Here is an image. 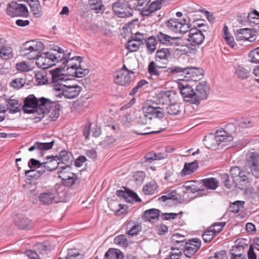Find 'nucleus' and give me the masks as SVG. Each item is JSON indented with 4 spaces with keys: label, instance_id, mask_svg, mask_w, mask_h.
<instances>
[{
    "label": "nucleus",
    "instance_id": "f257e3e1",
    "mask_svg": "<svg viewBox=\"0 0 259 259\" xmlns=\"http://www.w3.org/2000/svg\"><path fill=\"white\" fill-rule=\"evenodd\" d=\"M50 72L52 75L53 88L56 92V96L61 97L62 95L67 99H72L78 96L81 87L77 84H70L68 76L61 73L59 69L51 70Z\"/></svg>",
    "mask_w": 259,
    "mask_h": 259
},
{
    "label": "nucleus",
    "instance_id": "f03ea898",
    "mask_svg": "<svg viewBox=\"0 0 259 259\" xmlns=\"http://www.w3.org/2000/svg\"><path fill=\"white\" fill-rule=\"evenodd\" d=\"M143 114L146 118L149 120L153 118H162L164 116V112L169 115H175L180 114V107L179 104L171 103L165 109L159 106L149 105L143 108Z\"/></svg>",
    "mask_w": 259,
    "mask_h": 259
},
{
    "label": "nucleus",
    "instance_id": "7ed1b4c3",
    "mask_svg": "<svg viewBox=\"0 0 259 259\" xmlns=\"http://www.w3.org/2000/svg\"><path fill=\"white\" fill-rule=\"evenodd\" d=\"M55 103L49 99L41 97L37 99L33 95H30L26 98L23 105V110L25 113H33L36 112L37 108L43 111V113L48 112L50 108Z\"/></svg>",
    "mask_w": 259,
    "mask_h": 259
},
{
    "label": "nucleus",
    "instance_id": "20e7f679",
    "mask_svg": "<svg viewBox=\"0 0 259 259\" xmlns=\"http://www.w3.org/2000/svg\"><path fill=\"white\" fill-rule=\"evenodd\" d=\"M58 51L62 53V57L59 59V62L62 63L61 66L58 68L60 69H64L66 68V71L69 74V71L74 70L77 66H80L82 61V58L80 57L72 56L70 52L68 50L64 51L61 48H58Z\"/></svg>",
    "mask_w": 259,
    "mask_h": 259
},
{
    "label": "nucleus",
    "instance_id": "39448f33",
    "mask_svg": "<svg viewBox=\"0 0 259 259\" xmlns=\"http://www.w3.org/2000/svg\"><path fill=\"white\" fill-rule=\"evenodd\" d=\"M59 47H56L54 49L55 53L50 52L39 54L36 58V64L39 68L47 69L55 65L56 63L59 62L60 59L63 56L61 52L58 51Z\"/></svg>",
    "mask_w": 259,
    "mask_h": 259
},
{
    "label": "nucleus",
    "instance_id": "423d86ee",
    "mask_svg": "<svg viewBox=\"0 0 259 259\" xmlns=\"http://www.w3.org/2000/svg\"><path fill=\"white\" fill-rule=\"evenodd\" d=\"M44 48V45L41 42L31 40L23 45L21 53L29 60L35 59Z\"/></svg>",
    "mask_w": 259,
    "mask_h": 259
},
{
    "label": "nucleus",
    "instance_id": "0eeeda50",
    "mask_svg": "<svg viewBox=\"0 0 259 259\" xmlns=\"http://www.w3.org/2000/svg\"><path fill=\"white\" fill-rule=\"evenodd\" d=\"M6 13L11 17H27L29 12L25 5L12 2L7 5Z\"/></svg>",
    "mask_w": 259,
    "mask_h": 259
},
{
    "label": "nucleus",
    "instance_id": "6e6552de",
    "mask_svg": "<svg viewBox=\"0 0 259 259\" xmlns=\"http://www.w3.org/2000/svg\"><path fill=\"white\" fill-rule=\"evenodd\" d=\"M115 13L119 17L124 18L132 15V10L129 7L127 2L125 0H118L112 5Z\"/></svg>",
    "mask_w": 259,
    "mask_h": 259
},
{
    "label": "nucleus",
    "instance_id": "1a4fd4ad",
    "mask_svg": "<svg viewBox=\"0 0 259 259\" xmlns=\"http://www.w3.org/2000/svg\"><path fill=\"white\" fill-rule=\"evenodd\" d=\"M134 72L130 70L120 69L115 72L114 74V82L120 85H127L131 81L130 74Z\"/></svg>",
    "mask_w": 259,
    "mask_h": 259
},
{
    "label": "nucleus",
    "instance_id": "9d476101",
    "mask_svg": "<svg viewBox=\"0 0 259 259\" xmlns=\"http://www.w3.org/2000/svg\"><path fill=\"white\" fill-rule=\"evenodd\" d=\"M209 91L207 84L205 82L199 83L194 91V104H199L200 100L207 98Z\"/></svg>",
    "mask_w": 259,
    "mask_h": 259
},
{
    "label": "nucleus",
    "instance_id": "9b49d317",
    "mask_svg": "<svg viewBox=\"0 0 259 259\" xmlns=\"http://www.w3.org/2000/svg\"><path fill=\"white\" fill-rule=\"evenodd\" d=\"M178 89L183 98L184 100L187 102L194 104V91L192 87L187 84L184 83L182 82H180L178 83Z\"/></svg>",
    "mask_w": 259,
    "mask_h": 259
},
{
    "label": "nucleus",
    "instance_id": "f8f14e48",
    "mask_svg": "<svg viewBox=\"0 0 259 259\" xmlns=\"http://www.w3.org/2000/svg\"><path fill=\"white\" fill-rule=\"evenodd\" d=\"M186 80L197 81L203 77V71L202 69L196 67H187L184 69Z\"/></svg>",
    "mask_w": 259,
    "mask_h": 259
},
{
    "label": "nucleus",
    "instance_id": "ddd939ff",
    "mask_svg": "<svg viewBox=\"0 0 259 259\" xmlns=\"http://www.w3.org/2000/svg\"><path fill=\"white\" fill-rule=\"evenodd\" d=\"M252 176L250 170L247 167L245 170H242L238 179H236L237 185L242 189H245L248 186L252 181L250 176Z\"/></svg>",
    "mask_w": 259,
    "mask_h": 259
},
{
    "label": "nucleus",
    "instance_id": "4468645a",
    "mask_svg": "<svg viewBox=\"0 0 259 259\" xmlns=\"http://www.w3.org/2000/svg\"><path fill=\"white\" fill-rule=\"evenodd\" d=\"M157 38L159 42L166 46H178L181 45V38L179 37H172L164 33H158Z\"/></svg>",
    "mask_w": 259,
    "mask_h": 259
},
{
    "label": "nucleus",
    "instance_id": "2eb2a0df",
    "mask_svg": "<svg viewBox=\"0 0 259 259\" xmlns=\"http://www.w3.org/2000/svg\"><path fill=\"white\" fill-rule=\"evenodd\" d=\"M204 35L201 30L192 28L189 30L188 40L192 46L199 45L204 39Z\"/></svg>",
    "mask_w": 259,
    "mask_h": 259
},
{
    "label": "nucleus",
    "instance_id": "dca6fc26",
    "mask_svg": "<svg viewBox=\"0 0 259 259\" xmlns=\"http://www.w3.org/2000/svg\"><path fill=\"white\" fill-rule=\"evenodd\" d=\"M201 246V241L198 239L190 240L186 243L184 249V253L186 256L191 257L194 255Z\"/></svg>",
    "mask_w": 259,
    "mask_h": 259
},
{
    "label": "nucleus",
    "instance_id": "f3484780",
    "mask_svg": "<svg viewBox=\"0 0 259 259\" xmlns=\"http://www.w3.org/2000/svg\"><path fill=\"white\" fill-rule=\"evenodd\" d=\"M158 100L163 104L176 102L178 96L171 91H161L157 95Z\"/></svg>",
    "mask_w": 259,
    "mask_h": 259
},
{
    "label": "nucleus",
    "instance_id": "a211bd4d",
    "mask_svg": "<svg viewBox=\"0 0 259 259\" xmlns=\"http://www.w3.org/2000/svg\"><path fill=\"white\" fill-rule=\"evenodd\" d=\"M259 155L256 152H250L247 154V165L248 168L253 176V170H257L259 168Z\"/></svg>",
    "mask_w": 259,
    "mask_h": 259
},
{
    "label": "nucleus",
    "instance_id": "6ab92c4d",
    "mask_svg": "<svg viewBox=\"0 0 259 259\" xmlns=\"http://www.w3.org/2000/svg\"><path fill=\"white\" fill-rule=\"evenodd\" d=\"M212 143L219 145L221 143H226L233 140L232 136L229 135L225 131L217 132L216 135L209 139Z\"/></svg>",
    "mask_w": 259,
    "mask_h": 259
},
{
    "label": "nucleus",
    "instance_id": "aec40b11",
    "mask_svg": "<svg viewBox=\"0 0 259 259\" xmlns=\"http://www.w3.org/2000/svg\"><path fill=\"white\" fill-rule=\"evenodd\" d=\"M7 108L4 106L0 107V113H5L7 110V108L9 109V111L11 113L18 112L20 110V107L21 103L18 100L11 98L7 100Z\"/></svg>",
    "mask_w": 259,
    "mask_h": 259
},
{
    "label": "nucleus",
    "instance_id": "412c9836",
    "mask_svg": "<svg viewBox=\"0 0 259 259\" xmlns=\"http://www.w3.org/2000/svg\"><path fill=\"white\" fill-rule=\"evenodd\" d=\"M116 194L123 197L125 200L128 202H133V201L140 202L141 199L137 194L131 190H117Z\"/></svg>",
    "mask_w": 259,
    "mask_h": 259
},
{
    "label": "nucleus",
    "instance_id": "4be33fe9",
    "mask_svg": "<svg viewBox=\"0 0 259 259\" xmlns=\"http://www.w3.org/2000/svg\"><path fill=\"white\" fill-rule=\"evenodd\" d=\"M38 199L40 203L42 205H47L57 202L55 194L49 191L40 193Z\"/></svg>",
    "mask_w": 259,
    "mask_h": 259
},
{
    "label": "nucleus",
    "instance_id": "5701e85b",
    "mask_svg": "<svg viewBox=\"0 0 259 259\" xmlns=\"http://www.w3.org/2000/svg\"><path fill=\"white\" fill-rule=\"evenodd\" d=\"M141 230V224L136 221H130L126 225V232L131 236L137 235Z\"/></svg>",
    "mask_w": 259,
    "mask_h": 259
},
{
    "label": "nucleus",
    "instance_id": "b1692460",
    "mask_svg": "<svg viewBox=\"0 0 259 259\" xmlns=\"http://www.w3.org/2000/svg\"><path fill=\"white\" fill-rule=\"evenodd\" d=\"M148 72L151 75V78L155 80H162L164 73L159 70L154 62H151L148 65Z\"/></svg>",
    "mask_w": 259,
    "mask_h": 259
},
{
    "label": "nucleus",
    "instance_id": "393cba45",
    "mask_svg": "<svg viewBox=\"0 0 259 259\" xmlns=\"http://www.w3.org/2000/svg\"><path fill=\"white\" fill-rule=\"evenodd\" d=\"M159 210L155 208L146 210L143 215V218L146 221L153 222L158 219L159 216Z\"/></svg>",
    "mask_w": 259,
    "mask_h": 259
},
{
    "label": "nucleus",
    "instance_id": "a878e982",
    "mask_svg": "<svg viewBox=\"0 0 259 259\" xmlns=\"http://www.w3.org/2000/svg\"><path fill=\"white\" fill-rule=\"evenodd\" d=\"M162 4L159 0H156L148 6L147 8L142 10L141 13L143 16H149L151 13L160 9Z\"/></svg>",
    "mask_w": 259,
    "mask_h": 259
},
{
    "label": "nucleus",
    "instance_id": "bb28decb",
    "mask_svg": "<svg viewBox=\"0 0 259 259\" xmlns=\"http://www.w3.org/2000/svg\"><path fill=\"white\" fill-rule=\"evenodd\" d=\"M16 225L21 229H31L33 228L32 222L26 217L21 216L15 221Z\"/></svg>",
    "mask_w": 259,
    "mask_h": 259
},
{
    "label": "nucleus",
    "instance_id": "cd10ccee",
    "mask_svg": "<svg viewBox=\"0 0 259 259\" xmlns=\"http://www.w3.org/2000/svg\"><path fill=\"white\" fill-rule=\"evenodd\" d=\"M198 167L197 160L190 163H185L184 168L181 171V174L183 176L190 175L194 172L197 169Z\"/></svg>",
    "mask_w": 259,
    "mask_h": 259
},
{
    "label": "nucleus",
    "instance_id": "c85d7f7f",
    "mask_svg": "<svg viewBox=\"0 0 259 259\" xmlns=\"http://www.w3.org/2000/svg\"><path fill=\"white\" fill-rule=\"evenodd\" d=\"M251 29L242 28L237 30L236 34V38L238 40H250L251 37Z\"/></svg>",
    "mask_w": 259,
    "mask_h": 259
},
{
    "label": "nucleus",
    "instance_id": "c756f323",
    "mask_svg": "<svg viewBox=\"0 0 259 259\" xmlns=\"http://www.w3.org/2000/svg\"><path fill=\"white\" fill-rule=\"evenodd\" d=\"M143 192L145 195H152L158 192V186L155 181H151L143 187Z\"/></svg>",
    "mask_w": 259,
    "mask_h": 259
},
{
    "label": "nucleus",
    "instance_id": "7c9ffc66",
    "mask_svg": "<svg viewBox=\"0 0 259 259\" xmlns=\"http://www.w3.org/2000/svg\"><path fill=\"white\" fill-rule=\"evenodd\" d=\"M201 182L207 189L210 190H215L219 186V181L214 178L204 179Z\"/></svg>",
    "mask_w": 259,
    "mask_h": 259
},
{
    "label": "nucleus",
    "instance_id": "2f4dec72",
    "mask_svg": "<svg viewBox=\"0 0 259 259\" xmlns=\"http://www.w3.org/2000/svg\"><path fill=\"white\" fill-rule=\"evenodd\" d=\"M181 21L177 19H170L165 22V25L170 31L178 33Z\"/></svg>",
    "mask_w": 259,
    "mask_h": 259
},
{
    "label": "nucleus",
    "instance_id": "473e14b6",
    "mask_svg": "<svg viewBox=\"0 0 259 259\" xmlns=\"http://www.w3.org/2000/svg\"><path fill=\"white\" fill-rule=\"evenodd\" d=\"M123 255L118 249L110 248L105 254V259H122Z\"/></svg>",
    "mask_w": 259,
    "mask_h": 259
},
{
    "label": "nucleus",
    "instance_id": "72a5a7b5",
    "mask_svg": "<svg viewBox=\"0 0 259 259\" xmlns=\"http://www.w3.org/2000/svg\"><path fill=\"white\" fill-rule=\"evenodd\" d=\"M77 182V176L73 173L69 174L67 178L61 181L63 185L67 187H71L75 185Z\"/></svg>",
    "mask_w": 259,
    "mask_h": 259
},
{
    "label": "nucleus",
    "instance_id": "f704fd0d",
    "mask_svg": "<svg viewBox=\"0 0 259 259\" xmlns=\"http://www.w3.org/2000/svg\"><path fill=\"white\" fill-rule=\"evenodd\" d=\"M28 165L30 168V170H26L25 174L26 176H30L29 174L31 172L35 171V170L38 169L39 167H41V165H42V163H41L38 160L31 158L29 161Z\"/></svg>",
    "mask_w": 259,
    "mask_h": 259
},
{
    "label": "nucleus",
    "instance_id": "c9c22d12",
    "mask_svg": "<svg viewBox=\"0 0 259 259\" xmlns=\"http://www.w3.org/2000/svg\"><path fill=\"white\" fill-rule=\"evenodd\" d=\"M54 165H50V163H44V162H42V165H41V167H39L38 169L37 170V175H30V177H40L41 175H42L45 171L47 169L48 170L51 171L54 170V167L56 166L57 163L56 161L54 162Z\"/></svg>",
    "mask_w": 259,
    "mask_h": 259
},
{
    "label": "nucleus",
    "instance_id": "e433bc0d",
    "mask_svg": "<svg viewBox=\"0 0 259 259\" xmlns=\"http://www.w3.org/2000/svg\"><path fill=\"white\" fill-rule=\"evenodd\" d=\"M13 57V50L11 47L6 46L0 49V57L5 60H8Z\"/></svg>",
    "mask_w": 259,
    "mask_h": 259
},
{
    "label": "nucleus",
    "instance_id": "4c0bfd02",
    "mask_svg": "<svg viewBox=\"0 0 259 259\" xmlns=\"http://www.w3.org/2000/svg\"><path fill=\"white\" fill-rule=\"evenodd\" d=\"M71 168L69 165H65L64 166H61L58 168L57 174L58 177L62 180L64 178H67L69 175V174L71 173Z\"/></svg>",
    "mask_w": 259,
    "mask_h": 259
},
{
    "label": "nucleus",
    "instance_id": "58836bf2",
    "mask_svg": "<svg viewBox=\"0 0 259 259\" xmlns=\"http://www.w3.org/2000/svg\"><path fill=\"white\" fill-rule=\"evenodd\" d=\"M164 158V156L161 153H155L153 152H150L147 153L143 159V162H152L154 160H160Z\"/></svg>",
    "mask_w": 259,
    "mask_h": 259
},
{
    "label": "nucleus",
    "instance_id": "ea45409f",
    "mask_svg": "<svg viewBox=\"0 0 259 259\" xmlns=\"http://www.w3.org/2000/svg\"><path fill=\"white\" fill-rule=\"evenodd\" d=\"M33 14L36 17H39L41 15V7L39 1H33L28 4Z\"/></svg>",
    "mask_w": 259,
    "mask_h": 259
},
{
    "label": "nucleus",
    "instance_id": "a19ab883",
    "mask_svg": "<svg viewBox=\"0 0 259 259\" xmlns=\"http://www.w3.org/2000/svg\"><path fill=\"white\" fill-rule=\"evenodd\" d=\"M90 6L91 10L96 13H100L103 11L104 5L101 0H90Z\"/></svg>",
    "mask_w": 259,
    "mask_h": 259
},
{
    "label": "nucleus",
    "instance_id": "79ce46f5",
    "mask_svg": "<svg viewBox=\"0 0 259 259\" xmlns=\"http://www.w3.org/2000/svg\"><path fill=\"white\" fill-rule=\"evenodd\" d=\"M59 160L61 161L60 163L69 165L72 161V156L70 153L66 151H62L59 153Z\"/></svg>",
    "mask_w": 259,
    "mask_h": 259
},
{
    "label": "nucleus",
    "instance_id": "37998d69",
    "mask_svg": "<svg viewBox=\"0 0 259 259\" xmlns=\"http://www.w3.org/2000/svg\"><path fill=\"white\" fill-rule=\"evenodd\" d=\"M145 41L148 52L150 53H153L156 49L157 44V41L155 37L150 36L147 40H146Z\"/></svg>",
    "mask_w": 259,
    "mask_h": 259
},
{
    "label": "nucleus",
    "instance_id": "c03bdc74",
    "mask_svg": "<svg viewBox=\"0 0 259 259\" xmlns=\"http://www.w3.org/2000/svg\"><path fill=\"white\" fill-rule=\"evenodd\" d=\"M250 69L249 68L246 69L243 66H238L236 68V74L238 78L240 79L246 78L248 76Z\"/></svg>",
    "mask_w": 259,
    "mask_h": 259
},
{
    "label": "nucleus",
    "instance_id": "a18cd8bd",
    "mask_svg": "<svg viewBox=\"0 0 259 259\" xmlns=\"http://www.w3.org/2000/svg\"><path fill=\"white\" fill-rule=\"evenodd\" d=\"M223 31L224 36L226 41L231 47L234 48L236 44L233 37L231 35L229 32L228 27L226 25H225L224 26Z\"/></svg>",
    "mask_w": 259,
    "mask_h": 259
},
{
    "label": "nucleus",
    "instance_id": "49530a36",
    "mask_svg": "<svg viewBox=\"0 0 259 259\" xmlns=\"http://www.w3.org/2000/svg\"><path fill=\"white\" fill-rule=\"evenodd\" d=\"M89 72V70L82 69L80 66H77L74 70H71V71H69V74L76 77H82L87 74Z\"/></svg>",
    "mask_w": 259,
    "mask_h": 259
},
{
    "label": "nucleus",
    "instance_id": "de8ad7c7",
    "mask_svg": "<svg viewBox=\"0 0 259 259\" xmlns=\"http://www.w3.org/2000/svg\"><path fill=\"white\" fill-rule=\"evenodd\" d=\"M83 255L80 254L75 249H70L68 250L67 255L64 259H83Z\"/></svg>",
    "mask_w": 259,
    "mask_h": 259
},
{
    "label": "nucleus",
    "instance_id": "09e8293b",
    "mask_svg": "<svg viewBox=\"0 0 259 259\" xmlns=\"http://www.w3.org/2000/svg\"><path fill=\"white\" fill-rule=\"evenodd\" d=\"M242 249V247L240 246L234 247L231 251L230 259H246L245 254L237 252V250Z\"/></svg>",
    "mask_w": 259,
    "mask_h": 259
},
{
    "label": "nucleus",
    "instance_id": "8fccbe9b",
    "mask_svg": "<svg viewBox=\"0 0 259 259\" xmlns=\"http://www.w3.org/2000/svg\"><path fill=\"white\" fill-rule=\"evenodd\" d=\"M256 16L259 17V13L256 11H254V12L249 13L248 15V19L252 27V29H254V25H259V18H256Z\"/></svg>",
    "mask_w": 259,
    "mask_h": 259
},
{
    "label": "nucleus",
    "instance_id": "3c124183",
    "mask_svg": "<svg viewBox=\"0 0 259 259\" xmlns=\"http://www.w3.org/2000/svg\"><path fill=\"white\" fill-rule=\"evenodd\" d=\"M177 199L178 197L176 191H171L165 192V195L159 197V200L162 202H165L168 200H177Z\"/></svg>",
    "mask_w": 259,
    "mask_h": 259
},
{
    "label": "nucleus",
    "instance_id": "603ef678",
    "mask_svg": "<svg viewBox=\"0 0 259 259\" xmlns=\"http://www.w3.org/2000/svg\"><path fill=\"white\" fill-rule=\"evenodd\" d=\"M170 55V51L167 48L158 49L156 52V58L160 60H166Z\"/></svg>",
    "mask_w": 259,
    "mask_h": 259
},
{
    "label": "nucleus",
    "instance_id": "864d4df0",
    "mask_svg": "<svg viewBox=\"0 0 259 259\" xmlns=\"http://www.w3.org/2000/svg\"><path fill=\"white\" fill-rule=\"evenodd\" d=\"M141 45L139 41L132 39L127 41L126 45V48L131 52H135L139 49V47Z\"/></svg>",
    "mask_w": 259,
    "mask_h": 259
},
{
    "label": "nucleus",
    "instance_id": "5fc2aeb1",
    "mask_svg": "<svg viewBox=\"0 0 259 259\" xmlns=\"http://www.w3.org/2000/svg\"><path fill=\"white\" fill-rule=\"evenodd\" d=\"M114 242L120 246L126 247L128 245V240L124 235H119L115 237Z\"/></svg>",
    "mask_w": 259,
    "mask_h": 259
},
{
    "label": "nucleus",
    "instance_id": "6e6d98bb",
    "mask_svg": "<svg viewBox=\"0 0 259 259\" xmlns=\"http://www.w3.org/2000/svg\"><path fill=\"white\" fill-rule=\"evenodd\" d=\"M225 224L226 223L224 222L214 223L209 228L216 235L223 230Z\"/></svg>",
    "mask_w": 259,
    "mask_h": 259
},
{
    "label": "nucleus",
    "instance_id": "4d7b16f0",
    "mask_svg": "<svg viewBox=\"0 0 259 259\" xmlns=\"http://www.w3.org/2000/svg\"><path fill=\"white\" fill-rule=\"evenodd\" d=\"M244 201H236L232 203L230 206V210L234 213L238 212L241 208H243Z\"/></svg>",
    "mask_w": 259,
    "mask_h": 259
},
{
    "label": "nucleus",
    "instance_id": "13d9d810",
    "mask_svg": "<svg viewBox=\"0 0 259 259\" xmlns=\"http://www.w3.org/2000/svg\"><path fill=\"white\" fill-rule=\"evenodd\" d=\"M215 236L214 234L209 228H207L202 234V238L205 242H210Z\"/></svg>",
    "mask_w": 259,
    "mask_h": 259
},
{
    "label": "nucleus",
    "instance_id": "bf43d9fd",
    "mask_svg": "<svg viewBox=\"0 0 259 259\" xmlns=\"http://www.w3.org/2000/svg\"><path fill=\"white\" fill-rule=\"evenodd\" d=\"M35 77L38 85L45 84L48 82L46 75L41 72H37L35 74Z\"/></svg>",
    "mask_w": 259,
    "mask_h": 259
},
{
    "label": "nucleus",
    "instance_id": "052dcab7",
    "mask_svg": "<svg viewBox=\"0 0 259 259\" xmlns=\"http://www.w3.org/2000/svg\"><path fill=\"white\" fill-rule=\"evenodd\" d=\"M16 69L21 72H27L31 70V66L25 62L16 64Z\"/></svg>",
    "mask_w": 259,
    "mask_h": 259
},
{
    "label": "nucleus",
    "instance_id": "680f3d73",
    "mask_svg": "<svg viewBox=\"0 0 259 259\" xmlns=\"http://www.w3.org/2000/svg\"><path fill=\"white\" fill-rule=\"evenodd\" d=\"M237 125L241 128H247L252 127L253 123L251 120L246 118L242 119L240 121H238Z\"/></svg>",
    "mask_w": 259,
    "mask_h": 259
},
{
    "label": "nucleus",
    "instance_id": "e2e57ef3",
    "mask_svg": "<svg viewBox=\"0 0 259 259\" xmlns=\"http://www.w3.org/2000/svg\"><path fill=\"white\" fill-rule=\"evenodd\" d=\"M249 56L251 58L252 62L259 63V47L251 51Z\"/></svg>",
    "mask_w": 259,
    "mask_h": 259
},
{
    "label": "nucleus",
    "instance_id": "0e129e2a",
    "mask_svg": "<svg viewBox=\"0 0 259 259\" xmlns=\"http://www.w3.org/2000/svg\"><path fill=\"white\" fill-rule=\"evenodd\" d=\"M186 68H181L178 66H172L168 68V71L172 74L181 73V75L185 76V72L184 71V69Z\"/></svg>",
    "mask_w": 259,
    "mask_h": 259
},
{
    "label": "nucleus",
    "instance_id": "69168bd1",
    "mask_svg": "<svg viewBox=\"0 0 259 259\" xmlns=\"http://www.w3.org/2000/svg\"><path fill=\"white\" fill-rule=\"evenodd\" d=\"M54 144V141L47 143L38 142L39 151L48 150L52 148Z\"/></svg>",
    "mask_w": 259,
    "mask_h": 259
},
{
    "label": "nucleus",
    "instance_id": "338daca9",
    "mask_svg": "<svg viewBox=\"0 0 259 259\" xmlns=\"http://www.w3.org/2000/svg\"><path fill=\"white\" fill-rule=\"evenodd\" d=\"M24 84V81L22 78H17L11 82V86L15 89H20L22 88Z\"/></svg>",
    "mask_w": 259,
    "mask_h": 259
},
{
    "label": "nucleus",
    "instance_id": "774afa93",
    "mask_svg": "<svg viewBox=\"0 0 259 259\" xmlns=\"http://www.w3.org/2000/svg\"><path fill=\"white\" fill-rule=\"evenodd\" d=\"M183 253L178 249H172L169 259H181Z\"/></svg>",
    "mask_w": 259,
    "mask_h": 259
}]
</instances>
